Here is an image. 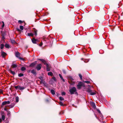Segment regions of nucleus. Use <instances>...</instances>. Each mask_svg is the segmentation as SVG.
I'll return each mask as SVG.
<instances>
[{"label": "nucleus", "instance_id": "22", "mask_svg": "<svg viewBox=\"0 0 123 123\" xmlns=\"http://www.w3.org/2000/svg\"><path fill=\"white\" fill-rule=\"evenodd\" d=\"M19 86L18 85L17 86H15V88L17 90H19Z\"/></svg>", "mask_w": 123, "mask_h": 123}, {"label": "nucleus", "instance_id": "27", "mask_svg": "<svg viewBox=\"0 0 123 123\" xmlns=\"http://www.w3.org/2000/svg\"><path fill=\"white\" fill-rule=\"evenodd\" d=\"M20 28L21 30H23L24 29V27L22 26H20Z\"/></svg>", "mask_w": 123, "mask_h": 123}, {"label": "nucleus", "instance_id": "57", "mask_svg": "<svg viewBox=\"0 0 123 123\" xmlns=\"http://www.w3.org/2000/svg\"><path fill=\"white\" fill-rule=\"evenodd\" d=\"M82 59H83L82 58H81V60H82Z\"/></svg>", "mask_w": 123, "mask_h": 123}, {"label": "nucleus", "instance_id": "58", "mask_svg": "<svg viewBox=\"0 0 123 123\" xmlns=\"http://www.w3.org/2000/svg\"><path fill=\"white\" fill-rule=\"evenodd\" d=\"M96 118H97L96 116Z\"/></svg>", "mask_w": 123, "mask_h": 123}, {"label": "nucleus", "instance_id": "50", "mask_svg": "<svg viewBox=\"0 0 123 123\" xmlns=\"http://www.w3.org/2000/svg\"><path fill=\"white\" fill-rule=\"evenodd\" d=\"M40 82L42 83H43V80H42L40 81Z\"/></svg>", "mask_w": 123, "mask_h": 123}, {"label": "nucleus", "instance_id": "37", "mask_svg": "<svg viewBox=\"0 0 123 123\" xmlns=\"http://www.w3.org/2000/svg\"><path fill=\"white\" fill-rule=\"evenodd\" d=\"M18 22L20 24H21L22 23V21L21 20H19L18 21Z\"/></svg>", "mask_w": 123, "mask_h": 123}, {"label": "nucleus", "instance_id": "29", "mask_svg": "<svg viewBox=\"0 0 123 123\" xmlns=\"http://www.w3.org/2000/svg\"><path fill=\"white\" fill-rule=\"evenodd\" d=\"M100 118L101 120H103V116L101 114H100Z\"/></svg>", "mask_w": 123, "mask_h": 123}, {"label": "nucleus", "instance_id": "13", "mask_svg": "<svg viewBox=\"0 0 123 123\" xmlns=\"http://www.w3.org/2000/svg\"><path fill=\"white\" fill-rule=\"evenodd\" d=\"M59 75L60 78L64 82H65V81L64 80L63 78L62 77L60 74H59Z\"/></svg>", "mask_w": 123, "mask_h": 123}, {"label": "nucleus", "instance_id": "36", "mask_svg": "<svg viewBox=\"0 0 123 123\" xmlns=\"http://www.w3.org/2000/svg\"><path fill=\"white\" fill-rule=\"evenodd\" d=\"M66 94V93L64 92H63L62 93V95H65Z\"/></svg>", "mask_w": 123, "mask_h": 123}, {"label": "nucleus", "instance_id": "3", "mask_svg": "<svg viewBox=\"0 0 123 123\" xmlns=\"http://www.w3.org/2000/svg\"><path fill=\"white\" fill-rule=\"evenodd\" d=\"M88 92L90 93V94L91 95H94L96 94V93L94 92H92L90 89H88Z\"/></svg>", "mask_w": 123, "mask_h": 123}, {"label": "nucleus", "instance_id": "31", "mask_svg": "<svg viewBox=\"0 0 123 123\" xmlns=\"http://www.w3.org/2000/svg\"><path fill=\"white\" fill-rule=\"evenodd\" d=\"M84 82L85 83H86L87 84H89L90 83V81H84Z\"/></svg>", "mask_w": 123, "mask_h": 123}, {"label": "nucleus", "instance_id": "51", "mask_svg": "<svg viewBox=\"0 0 123 123\" xmlns=\"http://www.w3.org/2000/svg\"><path fill=\"white\" fill-rule=\"evenodd\" d=\"M4 110L6 111H7L6 109V108H4Z\"/></svg>", "mask_w": 123, "mask_h": 123}, {"label": "nucleus", "instance_id": "11", "mask_svg": "<svg viewBox=\"0 0 123 123\" xmlns=\"http://www.w3.org/2000/svg\"><path fill=\"white\" fill-rule=\"evenodd\" d=\"M17 65L16 64H12L11 67L13 68H15L17 67Z\"/></svg>", "mask_w": 123, "mask_h": 123}, {"label": "nucleus", "instance_id": "34", "mask_svg": "<svg viewBox=\"0 0 123 123\" xmlns=\"http://www.w3.org/2000/svg\"><path fill=\"white\" fill-rule=\"evenodd\" d=\"M59 104L61 106H62L63 105V103L62 102H60Z\"/></svg>", "mask_w": 123, "mask_h": 123}, {"label": "nucleus", "instance_id": "46", "mask_svg": "<svg viewBox=\"0 0 123 123\" xmlns=\"http://www.w3.org/2000/svg\"><path fill=\"white\" fill-rule=\"evenodd\" d=\"M12 42V43H15V41H14V40H13L12 41H11Z\"/></svg>", "mask_w": 123, "mask_h": 123}, {"label": "nucleus", "instance_id": "42", "mask_svg": "<svg viewBox=\"0 0 123 123\" xmlns=\"http://www.w3.org/2000/svg\"><path fill=\"white\" fill-rule=\"evenodd\" d=\"M52 79L55 81H56V79L55 78V77H54L52 78Z\"/></svg>", "mask_w": 123, "mask_h": 123}, {"label": "nucleus", "instance_id": "43", "mask_svg": "<svg viewBox=\"0 0 123 123\" xmlns=\"http://www.w3.org/2000/svg\"><path fill=\"white\" fill-rule=\"evenodd\" d=\"M10 107H11V108H12L13 107V106H14V105L13 104L12 105H10Z\"/></svg>", "mask_w": 123, "mask_h": 123}, {"label": "nucleus", "instance_id": "14", "mask_svg": "<svg viewBox=\"0 0 123 123\" xmlns=\"http://www.w3.org/2000/svg\"><path fill=\"white\" fill-rule=\"evenodd\" d=\"M31 73L34 74H36V71L34 69H32L31 71Z\"/></svg>", "mask_w": 123, "mask_h": 123}, {"label": "nucleus", "instance_id": "6", "mask_svg": "<svg viewBox=\"0 0 123 123\" xmlns=\"http://www.w3.org/2000/svg\"><path fill=\"white\" fill-rule=\"evenodd\" d=\"M1 53L2 56L3 57H4L6 55V53L2 50L1 51Z\"/></svg>", "mask_w": 123, "mask_h": 123}, {"label": "nucleus", "instance_id": "44", "mask_svg": "<svg viewBox=\"0 0 123 123\" xmlns=\"http://www.w3.org/2000/svg\"><path fill=\"white\" fill-rule=\"evenodd\" d=\"M43 44L42 42H41L40 43V44L39 45V46H41Z\"/></svg>", "mask_w": 123, "mask_h": 123}, {"label": "nucleus", "instance_id": "20", "mask_svg": "<svg viewBox=\"0 0 123 123\" xmlns=\"http://www.w3.org/2000/svg\"><path fill=\"white\" fill-rule=\"evenodd\" d=\"M48 74L49 75L52 76L53 74L51 72H49L48 73Z\"/></svg>", "mask_w": 123, "mask_h": 123}, {"label": "nucleus", "instance_id": "19", "mask_svg": "<svg viewBox=\"0 0 123 123\" xmlns=\"http://www.w3.org/2000/svg\"><path fill=\"white\" fill-rule=\"evenodd\" d=\"M92 106L94 108H95L96 107L94 103L92 102Z\"/></svg>", "mask_w": 123, "mask_h": 123}, {"label": "nucleus", "instance_id": "48", "mask_svg": "<svg viewBox=\"0 0 123 123\" xmlns=\"http://www.w3.org/2000/svg\"><path fill=\"white\" fill-rule=\"evenodd\" d=\"M34 33H35V34L36 35H37V32L36 31H34Z\"/></svg>", "mask_w": 123, "mask_h": 123}, {"label": "nucleus", "instance_id": "53", "mask_svg": "<svg viewBox=\"0 0 123 123\" xmlns=\"http://www.w3.org/2000/svg\"><path fill=\"white\" fill-rule=\"evenodd\" d=\"M17 30L18 31H20V30L19 29H17Z\"/></svg>", "mask_w": 123, "mask_h": 123}, {"label": "nucleus", "instance_id": "4", "mask_svg": "<svg viewBox=\"0 0 123 123\" xmlns=\"http://www.w3.org/2000/svg\"><path fill=\"white\" fill-rule=\"evenodd\" d=\"M10 102L9 101H5L2 102V104L1 105L3 106L7 104H10Z\"/></svg>", "mask_w": 123, "mask_h": 123}, {"label": "nucleus", "instance_id": "35", "mask_svg": "<svg viewBox=\"0 0 123 123\" xmlns=\"http://www.w3.org/2000/svg\"><path fill=\"white\" fill-rule=\"evenodd\" d=\"M39 60L43 62L45 61L43 59H39Z\"/></svg>", "mask_w": 123, "mask_h": 123}, {"label": "nucleus", "instance_id": "56", "mask_svg": "<svg viewBox=\"0 0 123 123\" xmlns=\"http://www.w3.org/2000/svg\"><path fill=\"white\" fill-rule=\"evenodd\" d=\"M46 101H48V99H46Z\"/></svg>", "mask_w": 123, "mask_h": 123}, {"label": "nucleus", "instance_id": "49", "mask_svg": "<svg viewBox=\"0 0 123 123\" xmlns=\"http://www.w3.org/2000/svg\"><path fill=\"white\" fill-rule=\"evenodd\" d=\"M39 79H40V80H42V77H40Z\"/></svg>", "mask_w": 123, "mask_h": 123}, {"label": "nucleus", "instance_id": "10", "mask_svg": "<svg viewBox=\"0 0 123 123\" xmlns=\"http://www.w3.org/2000/svg\"><path fill=\"white\" fill-rule=\"evenodd\" d=\"M36 62H37L36 61L35 62H33L31 63V64L30 65V66L31 67H33L36 64Z\"/></svg>", "mask_w": 123, "mask_h": 123}, {"label": "nucleus", "instance_id": "12", "mask_svg": "<svg viewBox=\"0 0 123 123\" xmlns=\"http://www.w3.org/2000/svg\"><path fill=\"white\" fill-rule=\"evenodd\" d=\"M27 35L29 36L33 37V36L34 34L32 33H27Z\"/></svg>", "mask_w": 123, "mask_h": 123}, {"label": "nucleus", "instance_id": "16", "mask_svg": "<svg viewBox=\"0 0 123 123\" xmlns=\"http://www.w3.org/2000/svg\"><path fill=\"white\" fill-rule=\"evenodd\" d=\"M26 69V68L24 67H22L21 68V70L22 71H25Z\"/></svg>", "mask_w": 123, "mask_h": 123}, {"label": "nucleus", "instance_id": "1", "mask_svg": "<svg viewBox=\"0 0 123 123\" xmlns=\"http://www.w3.org/2000/svg\"><path fill=\"white\" fill-rule=\"evenodd\" d=\"M69 92L71 94H76L77 93V90L76 88L75 87H73L69 90Z\"/></svg>", "mask_w": 123, "mask_h": 123}, {"label": "nucleus", "instance_id": "47", "mask_svg": "<svg viewBox=\"0 0 123 123\" xmlns=\"http://www.w3.org/2000/svg\"><path fill=\"white\" fill-rule=\"evenodd\" d=\"M19 59H20L21 60H23V59L21 57H19Z\"/></svg>", "mask_w": 123, "mask_h": 123}, {"label": "nucleus", "instance_id": "28", "mask_svg": "<svg viewBox=\"0 0 123 123\" xmlns=\"http://www.w3.org/2000/svg\"><path fill=\"white\" fill-rule=\"evenodd\" d=\"M4 47V45L3 44H1V45L0 48L2 49Z\"/></svg>", "mask_w": 123, "mask_h": 123}, {"label": "nucleus", "instance_id": "15", "mask_svg": "<svg viewBox=\"0 0 123 123\" xmlns=\"http://www.w3.org/2000/svg\"><path fill=\"white\" fill-rule=\"evenodd\" d=\"M25 88L23 86H19V90H23Z\"/></svg>", "mask_w": 123, "mask_h": 123}, {"label": "nucleus", "instance_id": "24", "mask_svg": "<svg viewBox=\"0 0 123 123\" xmlns=\"http://www.w3.org/2000/svg\"><path fill=\"white\" fill-rule=\"evenodd\" d=\"M23 76V74H22V73H20V74H18V76L19 77H21Z\"/></svg>", "mask_w": 123, "mask_h": 123}, {"label": "nucleus", "instance_id": "8", "mask_svg": "<svg viewBox=\"0 0 123 123\" xmlns=\"http://www.w3.org/2000/svg\"><path fill=\"white\" fill-rule=\"evenodd\" d=\"M15 56L17 57H19L20 56V54L18 52H16L15 53Z\"/></svg>", "mask_w": 123, "mask_h": 123}, {"label": "nucleus", "instance_id": "54", "mask_svg": "<svg viewBox=\"0 0 123 123\" xmlns=\"http://www.w3.org/2000/svg\"><path fill=\"white\" fill-rule=\"evenodd\" d=\"M37 40V42H39V40Z\"/></svg>", "mask_w": 123, "mask_h": 123}, {"label": "nucleus", "instance_id": "32", "mask_svg": "<svg viewBox=\"0 0 123 123\" xmlns=\"http://www.w3.org/2000/svg\"><path fill=\"white\" fill-rule=\"evenodd\" d=\"M11 112L10 111H7V114L8 115H9L10 114Z\"/></svg>", "mask_w": 123, "mask_h": 123}, {"label": "nucleus", "instance_id": "26", "mask_svg": "<svg viewBox=\"0 0 123 123\" xmlns=\"http://www.w3.org/2000/svg\"><path fill=\"white\" fill-rule=\"evenodd\" d=\"M2 118L3 120H4L5 119V116L4 115H2L1 117Z\"/></svg>", "mask_w": 123, "mask_h": 123}, {"label": "nucleus", "instance_id": "25", "mask_svg": "<svg viewBox=\"0 0 123 123\" xmlns=\"http://www.w3.org/2000/svg\"><path fill=\"white\" fill-rule=\"evenodd\" d=\"M60 100L61 101H62L64 100V98L62 97H60L59 98Z\"/></svg>", "mask_w": 123, "mask_h": 123}, {"label": "nucleus", "instance_id": "9", "mask_svg": "<svg viewBox=\"0 0 123 123\" xmlns=\"http://www.w3.org/2000/svg\"><path fill=\"white\" fill-rule=\"evenodd\" d=\"M78 84L80 85V86H84V84L83 82H80Z\"/></svg>", "mask_w": 123, "mask_h": 123}, {"label": "nucleus", "instance_id": "33", "mask_svg": "<svg viewBox=\"0 0 123 123\" xmlns=\"http://www.w3.org/2000/svg\"><path fill=\"white\" fill-rule=\"evenodd\" d=\"M79 76L80 79L81 80H82V75L80 74H79Z\"/></svg>", "mask_w": 123, "mask_h": 123}, {"label": "nucleus", "instance_id": "21", "mask_svg": "<svg viewBox=\"0 0 123 123\" xmlns=\"http://www.w3.org/2000/svg\"><path fill=\"white\" fill-rule=\"evenodd\" d=\"M9 71L10 72V73L13 74V75H14L15 74V72L13 71H12L11 70H10Z\"/></svg>", "mask_w": 123, "mask_h": 123}, {"label": "nucleus", "instance_id": "7", "mask_svg": "<svg viewBox=\"0 0 123 123\" xmlns=\"http://www.w3.org/2000/svg\"><path fill=\"white\" fill-rule=\"evenodd\" d=\"M32 42L34 44H36L37 43V40L36 39L34 38H33L31 39Z\"/></svg>", "mask_w": 123, "mask_h": 123}, {"label": "nucleus", "instance_id": "18", "mask_svg": "<svg viewBox=\"0 0 123 123\" xmlns=\"http://www.w3.org/2000/svg\"><path fill=\"white\" fill-rule=\"evenodd\" d=\"M5 47L7 48H9V45L7 44H5Z\"/></svg>", "mask_w": 123, "mask_h": 123}, {"label": "nucleus", "instance_id": "45", "mask_svg": "<svg viewBox=\"0 0 123 123\" xmlns=\"http://www.w3.org/2000/svg\"><path fill=\"white\" fill-rule=\"evenodd\" d=\"M3 22V24L2 26V27H3L4 26V22Z\"/></svg>", "mask_w": 123, "mask_h": 123}, {"label": "nucleus", "instance_id": "23", "mask_svg": "<svg viewBox=\"0 0 123 123\" xmlns=\"http://www.w3.org/2000/svg\"><path fill=\"white\" fill-rule=\"evenodd\" d=\"M19 100V98L18 97V96L16 98V102H18V101Z\"/></svg>", "mask_w": 123, "mask_h": 123}, {"label": "nucleus", "instance_id": "55", "mask_svg": "<svg viewBox=\"0 0 123 123\" xmlns=\"http://www.w3.org/2000/svg\"><path fill=\"white\" fill-rule=\"evenodd\" d=\"M102 123H105L104 122H103Z\"/></svg>", "mask_w": 123, "mask_h": 123}, {"label": "nucleus", "instance_id": "40", "mask_svg": "<svg viewBox=\"0 0 123 123\" xmlns=\"http://www.w3.org/2000/svg\"><path fill=\"white\" fill-rule=\"evenodd\" d=\"M62 72H63V73L64 74H65L66 73V71H65V70H62Z\"/></svg>", "mask_w": 123, "mask_h": 123}, {"label": "nucleus", "instance_id": "30", "mask_svg": "<svg viewBox=\"0 0 123 123\" xmlns=\"http://www.w3.org/2000/svg\"><path fill=\"white\" fill-rule=\"evenodd\" d=\"M81 86H80V85L78 84V85H77V88L78 89H80L81 88Z\"/></svg>", "mask_w": 123, "mask_h": 123}, {"label": "nucleus", "instance_id": "2", "mask_svg": "<svg viewBox=\"0 0 123 123\" xmlns=\"http://www.w3.org/2000/svg\"><path fill=\"white\" fill-rule=\"evenodd\" d=\"M42 65L40 64H38L36 67V68L38 71L40 70L41 68Z\"/></svg>", "mask_w": 123, "mask_h": 123}, {"label": "nucleus", "instance_id": "39", "mask_svg": "<svg viewBox=\"0 0 123 123\" xmlns=\"http://www.w3.org/2000/svg\"><path fill=\"white\" fill-rule=\"evenodd\" d=\"M97 111L99 113H100V114H101V112H100V110H99L98 109L97 110Z\"/></svg>", "mask_w": 123, "mask_h": 123}, {"label": "nucleus", "instance_id": "17", "mask_svg": "<svg viewBox=\"0 0 123 123\" xmlns=\"http://www.w3.org/2000/svg\"><path fill=\"white\" fill-rule=\"evenodd\" d=\"M51 93L53 94V95H54L55 94V91L53 90H51Z\"/></svg>", "mask_w": 123, "mask_h": 123}, {"label": "nucleus", "instance_id": "52", "mask_svg": "<svg viewBox=\"0 0 123 123\" xmlns=\"http://www.w3.org/2000/svg\"><path fill=\"white\" fill-rule=\"evenodd\" d=\"M2 120L1 119H0V123L1 122Z\"/></svg>", "mask_w": 123, "mask_h": 123}, {"label": "nucleus", "instance_id": "38", "mask_svg": "<svg viewBox=\"0 0 123 123\" xmlns=\"http://www.w3.org/2000/svg\"><path fill=\"white\" fill-rule=\"evenodd\" d=\"M43 63L44 65H46V64H47V63H46V62L45 61H44Z\"/></svg>", "mask_w": 123, "mask_h": 123}, {"label": "nucleus", "instance_id": "5", "mask_svg": "<svg viewBox=\"0 0 123 123\" xmlns=\"http://www.w3.org/2000/svg\"><path fill=\"white\" fill-rule=\"evenodd\" d=\"M46 68L47 71H50V66L48 64H46Z\"/></svg>", "mask_w": 123, "mask_h": 123}, {"label": "nucleus", "instance_id": "41", "mask_svg": "<svg viewBox=\"0 0 123 123\" xmlns=\"http://www.w3.org/2000/svg\"><path fill=\"white\" fill-rule=\"evenodd\" d=\"M3 92L2 90L0 89V93H2Z\"/></svg>", "mask_w": 123, "mask_h": 123}]
</instances>
